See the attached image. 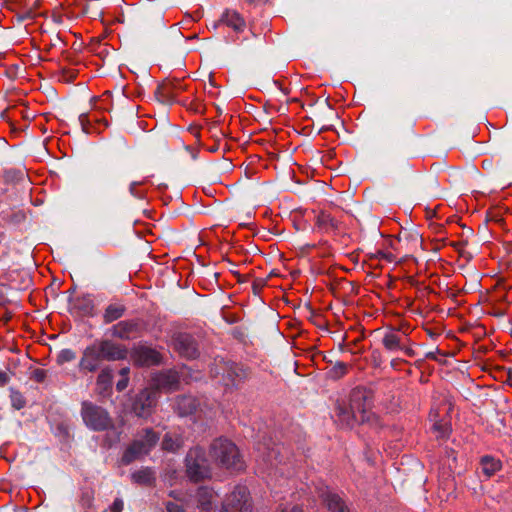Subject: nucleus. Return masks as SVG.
<instances>
[{"mask_svg": "<svg viewBox=\"0 0 512 512\" xmlns=\"http://www.w3.org/2000/svg\"><path fill=\"white\" fill-rule=\"evenodd\" d=\"M370 408L366 393L356 389L351 393L349 403L341 402L336 407L337 421L346 427H353L356 423H363L369 419L366 415Z\"/></svg>", "mask_w": 512, "mask_h": 512, "instance_id": "f257e3e1", "label": "nucleus"}, {"mask_svg": "<svg viewBox=\"0 0 512 512\" xmlns=\"http://www.w3.org/2000/svg\"><path fill=\"white\" fill-rule=\"evenodd\" d=\"M210 456L226 469L241 470L243 468L237 446L227 439L215 440L211 445Z\"/></svg>", "mask_w": 512, "mask_h": 512, "instance_id": "f03ea898", "label": "nucleus"}, {"mask_svg": "<svg viewBox=\"0 0 512 512\" xmlns=\"http://www.w3.org/2000/svg\"><path fill=\"white\" fill-rule=\"evenodd\" d=\"M158 440V435L151 429L144 430L143 433L137 435L133 443L127 448L122 461L125 464H129L135 459L146 455L156 445Z\"/></svg>", "mask_w": 512, "mask_h": 512, "instance_id": "7ed1b4c3", "label": "nucleus"}, {"mask_svg": "<svg viewBox=\"0 0 512 512\" xmlns=\"http://www.w3.org/2000/svg\"><path fill=\"white\" fill-rule=\"evenodd\" d=\"M81 415L86 426L92 430L102 431L112 426L108 413L90 402H83Z\"/></svg>", "mask_w": 512, "mask_h": 512, "instance_id": "20e7f679", "label": "nucleus"}, {"mask_svg": "<svg viewBox=\"0 0 512 512\" xmlns=\"http://www.w3.org/2000/svg\"><path fill=\"white\" fill-rule=\"evenodd\" d=\"M249 491L244 486L236 487L226 496L221 512H251Z\"/></svg>", "mask_w": 512, "mask_h": 512, "instance_id": "39448f33", "label": "nucleus"}, {"mask_svg": "<svg viewBox=\"0 0 512 512\" xmlns=\"http://www.w3.org/2000/svg\"><path fill=\"white\" fill-rule=\"evenodd\" d=\"M186 467L188 476L195 481L203 479L209 475V467L205 453L201 448L191 449L186 457Z\"/></svg>", "mask_w": 512, "mask_h": 512, "instance_id": "423d86ee", "label": "nucleus"}, {"mask_svg": "<svg viewBox=\"0 0 512 512\" xmlns=\"http://www.w3.org/2000/svg\"><path fill=\"white\" fill-rule=\"evenodd\" d=\"M258 452V469L267 472L269 476H275L278 472V455L279 451L275 448H269L265 445L259 444L257 447Z\"/></svg>", "mask_w": 512, "mask_h": 512, "instance_id": "0eeeda50", "label": "nucleus"}, {"mask_svg": "<svg viewBox=\"0 0 512 512\" xmlns=\"http://www.w3.org/2000/svg\"><path fill=\"white\" fill-rule=\"evenodd\" d=\"M157 391L154 388L143 390L133 404V410L139 417H146L151 413L157 401Z\"/></svg>", "mask_w": 512, "mask_h": 512, "instance_id": "6e6552de", "label": "nucleus"}, {"mask_svg": "<svg viewBox=\"0 0 512 512\" xmlns=\"http://www.w3.org/2000/svg\"><path fill=\"white\" fill-rule=\"evenodd\" d=\"M104 360L105 358L102 355V352L100 351L97 342L95 341L94 343L85 348L79 362V368L81 370L94 372L98 369L100 363Z\"/></svg>", "mask_w": 512, "mask_h": 512, "instance_id": "1a4fd4ad", "label": "nucleus"}, {"mask_svg": "<svg viewBox=\"0 0 512 512\" xmlns=\"http://www.w3.org/2000/svg\"><path fill=\"white\" fill-rule=\"evenodd\" d=\"M316 492L330 512H350L342 498L328 487L321 485L316 488Z\"/></svg>", "mask_w": 512, "mask_h": 512, "instance_id": "9d476101", "label": "nucleus"}, {"mask_svg": "<svg viewBox=\"0 0 512 512\" xmlns=\"http://www.w3.org/2000/svg\"><path fill=\"white\" fill-rule=\"evenodd\" d=\"M224 25L232 29L235 33H241L246 28V22L244 18L235 10L226 9L218 22L214 23V28Z\"/></svg>", "mask_w": 512, "mask_h": 512, "instance_id": "9b49d317", "label": "nucleus"}, {"mask_svg": "<svg viewBox=\"0 0 512 512\" xmlns=\"http://www.w3.org/2000/svg\"><path fill=\"white\" fill-rule=\"evenodd\" d=\"M176 350L186 358H194L198 354L196 343L189 334L179 333L174 338Z\"/></svg>", "mask_w": 512, "mask_h": 512, "instance_id": "f8f14e48", "label": "nucleus"}, {"mask_svg": "<svg viewBox=\"0 0 512 512\" xmlns=\"http://www.w3.org/2000/svg\"><path fill=\"white\" fill-rule=\"evenodd\" d=\"M106 361H116L126 358L127 350L110 340L96 341Z\"/></svg>", "mask_w": 512, "mask_h": 512, "instance_id": "ddd939ff", "label": "nucleus"}, {"mask_svg": "<svg viewBox=\"0 0 512 512\" xmlns=\"http://www.w3.org/2000/svg\"><path fill=\"white\" fill-rule=\"evenodd\" d=\"M180 376L174 370L161 372L153 378L155 390L171 391L178 387Z\"/></svg>", "mask_w": 512, "mask_h": 512, "instance_id": "4468645a", "label": "nucleus"}, {"mask_svg": "<svg viewBox=\"0 0 512 512\" xmlns=\"http://www.w3.org/2000/svg\"><path fill=\"white\" fill-rule=\"evenodd\" d=\"M134 361L142 366H149L160 362L159 353L149 347L139 346L133 352Z\"/></svg>", "mask_w": 512, "mask_h": 512, "instance_id": "2eb2a0df", "label": "nucleus"}, {"mask_svg": "<svg viewBox=\"0 0 512 512\" xmlns=\"http://www.w3.org/2000/svg\"><path fill=\"white\" fill-rule=\"evenodd\" d=\"M502 467L501 461L492 456H483L480 459L479 471L486 478L494 476Z\"/></svg>", "mask_w": 512, "mask_h": 512, "instance_id": "dca6fc26", "label": "nucleus"}, {"mask_svg": "<svg viewBox=\"0 0 512 512\" xmlns=\"http://www.w3.org/2000/svg\"><path fill=\"white\" fill-rule=\"evenodd\" d=\"M198 402L193 396H182L175 402V409L181 416L192 414L196 411Z\"/></svg>", "mask_w": 512, "mask_h": 512, "instance_id": "f3484780", "label": "nucleus"}, {"mask_svg": "<svg viewBox=\"0 0 512 512\" xmlns=\"http://www.w3.org/2000/svg\"><path fill=\"white\" fill-rule=\"evenodd\" d=\"M135 324L128 321H121L115 324L111 329L112 336L120 339H128L135 330Z\"/></svg>", "mask_w": 512, "mask_h": 512, "instance_id": "a211bd4d", "label": "nucleus"}, {"mask_svg": "<svg viewBox=\"0 0 512 512\" xmlns=\"http://www.w3.org/2000/svg\"><path fill=\"white\" fill-rule=\"evenodd\" d=\"M112 370L109 367L103 368L97 377V386L101 391H106L112 384Z\"/></svg>", "mask_w": 512, "mask_h": 512, "instance_id": "6ab92c4d", "label": "nucleus"}, {"mask_svg": "<svg viewBox=\"0 0 512 512\" xmlns=\"http://www.w3.org/2000/svg\"><path fill=\"white\" fill-rule=\"evenodd\" d=\"M199 506L202 510L208 511L212 504L213 492L208 488H200L197 493Z\"/></svg>", "mask_w": 512, "mask_h": 512, "instance_id": "aec40b11", "label": "nucleus"}, {"mask_svg": "<svg viewBox=\"0 0 512 512\" xmlns=\"http://www.w3.org/2000/svg\"><path fill=\"white\" fill-rule=\"evenodd\" d=\"M400 336L395 332H388L385 334L382 343L384 347L390 351H395L401 348Z\"/></svg>", "mask_w": 512, "mask_h": 512, "instance_id": "412c9836", "label": "nucleus"}, {"mask_svg": "<svg viewBox=\"0 0 512 512\" xmlns=\"http://www.w3.org/2000/svg\"><path fill=\"white\" fill-rule=\"evenodd\" d=\"M124 313V308L121 305L111 304L104 313V320L106 323L113 322L119 319Z\"/></svg>", "mask_w": 512, "mask_h": 512, "instance_id": "4be33fe9", "label": "nucleus"}, {"mask_svg": "<svg viewBox=\"0 0 512 512\" xmlns=\"http://www.w3.org/2000/svg\"><path fill=\"white\" fill-rule=\"evenodd\" d=\"M317 224L325 230L334 229L337 226L336 220L330 214L325 212H321L317 216Z\"/></svg>", "mask_w": 512, "mask_h": 512, "instance_id": "5701e85b", "label": "nucleus"}, {"mask_svg": "<svg viewBox=\"0 0 512 512\" xmlns=\"http://www.w3.org/2000/svg\"><path fill=\"white\" fill-rule=\"evenodd\" d=\"M131 477L136 483L149 484L153 480V472L145 468L134 472Z\"/></svg>", "mask_w": 512, "mask_h": 512, "instance_id": "b1692460", "label": "nucleus"}, {"mask_svg": "<svg viewBox=\"0 0 512 512\" xmlns=\"http://www.w3.org/2000/svg\"><path fill=\"white\" fill-rule=\"evenodd\" d=\"M181 446V440L172 436L171 434H166L162 441V448L166 451L174 452Z\"/></svg>", "mask_w": 512, "mask_h": 512, "instance_id": "393cba45", "label": "nucleus"}, {"mask_svg": "<svg viewBox=\"0 0 512 512\" xmlns=\"http://www.w3.org/2000/svg\"><path fill=\"white\" fill-rule=\"evenodd\" d=\"M228 376L231 377V380H230V382L225 383V385H227V386L235 385L236 382L243 379L246 376V374L242 368H240L237 365H234L228 371Z\"/></svg>", "mask_w": 512, "mask_h": 512, "instance_id": "a878e982", "label": "nucleus"}, {"mask_svg": "<svg viewBox=\"0 0 512 512\" xmlns=\"http://www.w3.org/2000/svg\"><path fill=\"white\" fill-rule=\"evenodd\" d=\"M75 359V353L70 349H63L57 356L58 364H64Z\"/></svg>", "mask_w": 512, "mask_h": 512, "instance_id": "bb28decb", "label": "nucleus"}, {"mask_svg": "<svg viewBox=\"0 0 512 512\" xmlns=\"http://www.w3.org/2000/svg\"><path fill=\"white\" fill-rule=\"evenodd\" d=\"M11 402H12V406L17 410H19L25 406L24 397L22 396L21 393H19L17 391L11 392Z\"/></svg>", "mask_w": 512, "mask_h": 512, "instance_id": "cd10ccee", "label": "nucleus"}, {"mask_svg": "<svg viewBox=\"0 0 512 512\" xmlns=\"http://www.w3.org/2000/svg\"><path fill=\"white\" fill-rule=\"evenodd\" d=\"M433 429L437 432V437L444 438L449 434V428L445 423L435 422Z\"/></svg>", "mask_w": 512, "mask_h": 512, "instance_id": "c85d7f7f", "label": "nucleus"}, {"mask_svg": "<svg viewBox=\"0 0 512 512\" xmlns=\"http://www.w3.org/2000/svg\"><path fill=\"white\" fill-rule=\"evenodd\" d=\"M166 509L168 512H185V509L182 504L177 502H167Z\"/></svg>", "mask_w": 512, "mask_h": 512, "instance_id": "c756f323", "label": "nucleus"}, {"mask_svg": "<svg viewBox=\"0 0 512 512\" xmlns=\"http://www.w3.org/2000/svg\"><path fill=\"white\" fill-rule=\"evenodd\" d=\"M347 366L344 363H337L333 369L332 372L336 377H341L346 373Z\"/></svg>", "mask_w": 512, "mask_h": 512, "instance_id": "7c9ffc66", "label": "nucleus"}, {"mask_svg": "<svg viewBox=\"0 0 512 512\" xmlns=\"http://www.w3.org/2000/svg\"><path fill=\"white\" fill-rule=\"evenodd\" d=\"M276 512H303V510L297 505H285L280 507Z\"/></svg>", "mask_w": 512, "mask_h": 512, "instance_id": "2f4dec72", "label": "nucleus"}, {"mask_svg": "<svg viewBox=\"0 0 512 512\" xmlns=\"http://www.w3.org/2000/svg\"><path fill=\"white\" fill-rule=\"evenodd\" d=\"M123 501L120 499H116L113 504L111 505V511L112 512H122L123 510Z\"/></svg>", "mask_w": 512, "mask_h": 512, "instance_id": "473e14b6", "label": "nucleus"}, {"mask_svg": "<svg viewBox=\"0 0 512 512\" xmlns=\"http://www.w3.org/2000/svg\"><path fill=\"white\" fill-rule=\"evenodd\" d=\"M127 386H128V377L120 379L116 384L118 391L124 390Z\"/></svg>", "mask_w": 512, "mask_h": 512, "instance_id": "72a5a7b5", "label": "nucleus"}, {"mask_svg": "<svg viewBox=\"0 0 512 512\" xmlns=\"http://www.w3.org/2000/svg\"><path fill=\"white\" fill-rule=\"evenodd\" d=\"M9 381V376L6 372L0 371V386L5 385Z\"/></svg>", "mask_w": 512, "mask_h": 512, "instance_id": "f704fd0d", "label": "nucleus"}, {"mask_svg": "<svg viewBox=\"0 0 512 512\" xmlns=\"http://www.w3.org/2000/svg\"><path fill=\"white\" fill-rule=\"evenodd\" d=\"M34 375L37 381H42L45 377V372L43 370H36Z\"/></svg>", "mask_w": 512, "mask_h": 512, "instance_id": "c9c22d12", "label": "nucleus"}, {"mask_svg": "<svg viewBox=\"0 0 512 512\" xmlns=\"http://www.w3.org/2000/svg\"><path fill=\"white\" fill-rule=\"evenodd\" d=\"M136 185H138V183H137V182H132V183L130 184L129 190H130V192H131V194H132V195H136V194H135V187H136Z\"/></svg>", "mask_w": 512, "mask_h": 512, "instance_id": "e433bc0d", "label": "nucleus"}, {"mask_svg": "<svg viewBox=\"0 0 512 512\" xmlns=\"http://www.w3.org/2000/svg\"><path fill=\"white\" fill-rule=\"evenodd\" d=\"M128 372H129V369L128 368H122L120 370V375L122 376V378H125V377H128Z\"/></svg>", "mask_w": 512, "mask_h": 512, "instance_id": "4c0bfd02", "label": "nucleus"}, {"mask_svg": "<svg viewBox=\"0 0 512 512\" xmlns=\"http://www.w3.org/2000/svg\"><path fill=\"white\" fill-rule=\"evenodd\" d=\"M246 1H247V2H249V3H253V2H255L256 0H246Z\"/></svg>", "mask_w": 512, "mask_h": 512, "instance_id": "58836bf2", "label": "nucleus"}]
</instances>
